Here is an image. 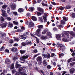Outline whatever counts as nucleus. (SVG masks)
<instances>
[{
	"mask_svg": "<svg viewBox=\"0 0 75 75\" xmlns=\"http://www.w3.org/2000/svg\"><path fill=\"white\" fill-rule=\"evenodd\" d=\"M43 25H38V29L37 30H36V33L35 34L36 35H37L38 37H40V36L41 35V34H40L41 29L43 28Z\"/></svg>",
	"mask_w": 75,
	"mask_h": 75,
	"instance_id": "nucleus-1",
	"label": "nucleus"
},
{
	"mask_svg": "<svg viewBox=\"0 0 75 75\" xmlns=\"http://www.w3.org/2000/svg\"><path fill=\"white\" fill-rule=\"evenodd\" d=\"M59 50L60 52H63V50L65 49V46L63 44L59 45Z\"/></svg>",
	"mask_w": 75,
	"mask_h": 75,
	"instance_id": "nucleus-2",
	"label": "nucleus"
},
{
	"mask_svg": "<svg viewBox=\"0 0 75 75\" xmlns=\"http://www.w3.org/2000/svg\"><path fill=\"white\" fill-rule=\"evenodd\" d=\"M27 35H28V32H26L25 33V35H20L19 37V38L20 39H26L27 37Z\"/></svg>",
	"mask_w": 75,
	"mask_h": 75,
	"instance_id": "nucleus-3",
	"label": "nucleus"
},
{
	"mask_svg": "<svg viewBox=\"0 0 75 75\" xmlns=\"http://www.w3.org/2000/svg\"><path fill=\"white\" fill-rule=\"evenodd\" d=\"M62 36L64 38H69V34L66 32H63L62 33Z\"/></svg>",
	"mask_w": 75,
	"mask_h": 75,
	"instance_id": "nucleus-4",
	"label": "nucleus"
},
{
	"mask_svg": "<svg viewBox=\"0 0 75 75\" xmlns=\"http://www.w3.org/2000/svg\"><path fill=\"white\" fill-rule=\"evenodd\" d=\"M2 15L4 17H7V14L6 13V12L4 11L3 9H1Z\"/></svg>",
	"mask_w": 75,
	"mask_h": 75,
	"instance_id": "nucleus-5",
	"label": "nucleus"
},
{
	"mask_svg": "<svg viewBox=\"0 0 75 75\" xmlns=\"http://www.w3.org/2000/svg\"><path fill=\"white\" fill-rule=\"evenodd\" d=\"M57 39V40H61V34H58L56 35Z\"/></svg>",
	"mask_w": 75,
	"mask_h": 75,
	"instance_id": "nucleus-6",
	"label": "nucleus"
},
{
	"mask_svg": "<svg viewBox=\"0 0 75 75\" xmlns=\"http://www.w3.org/2000/svg\"><path fill=\"white\" fill-rule=\"evenodd\" d=\"M28 55L23 56L22 57H21L20 58V59H21L23 61H25V59H27V58H28Z\"/></svg>",
	"mask_w": 75,
	"mask_h": 75,
	"instance_id": "nucleus-7",
	"label": "nucleus"
},
{
	"mask_svg": "<svg viewBox=\"0 0 75 75\" xmlns=\"http://www.w3.org/2000/svg\"><path fill=\"white\" fill-rule=\"evenodd\" d=\"M30 35L31 36H32V37H34V38H36V41L38 43H39V42H40V41H39V40L38 38L35 37V36H34V35H33L32 33H31Z\"/></svg>",
	"mask_w": 75,
	"mask_h": 75,
	"instance_id": "nucleus-8",
	"label": "nucleus"
},
{
	"mask_svg": "<svg viewBox=\"0 0 75 75\" xmlns=\"http://www.w3.org/2000/svg\"><path fill=\"white\" fill-rule=\"evenodd\" d=\"M42 59V58L41 56H39L38 57L37 59V61L38 62L41 61Z\"/></svg>",
	"mask_w": 75,
	"mask_h": 75,
	"instance_id": "nucleus-9",
	"label": "nucleus"
},
{
	"mask_svg": "<svg viewBox=\"0 0 75 75\" xmlns=\"http://www.w3.org/2000/svg\"><path fill=\"white\" fill-rule=\"evenodd\" d=\"M47 35L48 36V37L50 38H52V34L50 32H47Z\"/></svg>",
	"mask_w": 75,
	"mask_h": 75,
	"instance_id": "nucleus-10",
	"label": "nucleus"
},
{
	"mask_svg": "<svg viewBox=\"0 0 75 75\" xmlns=\"http://www.w3.org/2000/svg\"><path fill=\"white\" fill-rule=\"evenodd\" d=\"M34 23H33L32 22H30L29 23V25L28 26L29 27H34Z\"/></svg>",
	"mask_w": 75,
	"mask_h": 75,
	"instance_id": "nucleus-11",
	"label": "nucleus"
},
{
	"mask_svg": "<svg viewBox=\"0 0 75 75\" xmlns=\"http://www.w3.org/2000/svg\"><path fill=\"white\" fill-rule=\"evenodd\" d=\"M42 4L44 6H47V2L45 1H43Z\"/></svg>",
	"mask_w": 75,
	"mask_h": 75,
	"instance_id": "nucleus-12",
	"label": "nucleus"
},
{
	"mask_svg": "<svg viewBox=\"0 0 75 75\" xmlns=\"http://www.w3.org/2000/svg\"><path fill=\"white\" fill-rule=\"evenodd\" d=\"M24 67H20L19 69V72L21 73L22 72H24Z\"/></svg>",
	"mask_w": 75,
	"mask_h": 75,
	"instance_id": "nucleus-13",
	"label": "nucleus"
},
{
	"mask_svg": "<svg viewBox=\"0 0 75 75\" xmlns=\"http://www.w3.org/2000/svg\"><path fill=\"white\" fill-rule=\"evenodd\" d=\"M38 10V11H40L41 13H43L44 12V11L43 10V9L42 8H40V7H38L37 8Z\"/></svg>",
	"mask_w": 75,
	"mask_h": 75,
	"instance_id": "nucleus-14",
	"label": "nucleus"
},
{
	"mask_svg": "<svg viewBox=\"0 0 75 75\" xmlns=\"http://www.w3.org/2000/svg\"><path fill=\"white\" fill-rule=\"evenodd\" d=\"M75 69L74 68H72L70 69V72L71 74H73L75 71Z\"/></svg>",
	"mask_w": 75,
	"mask_h": 75,
	"instance_id": "nucleus-15",
	"label": "nucleus"
},
{
	"mask_svg": "<svg viewBox=\"0 0 75 75\" xmlns=\"http://www.w3.org/2000/svg\"><path fill=\"white\" fill-rule=\"evenodd\" d=\"M6 25H7V23H4L3 24L0 25V26H1V27H2V28H4V27H6Z\"/></svg>",
	"mask_w": 75,
	"mask_h": 75,
	"instance_id": "nucleus-16",
	"label": "nucleus"
},
{
	"mask_svg": "<svg viewBox=\"0 0 75 75\" xmlns=\"http://www.w3.org/2000/svg\"><path fill=\"white\" fill-rule=\"evenodd\" d=\"M8 26V27L10 28H12L13 26V24L11 23H9Z\"/></svg>",
	"mask_w": 75,
	"mask_h": 75,
	"instance_id": "nucleus-17",
	"label": "nucleus"
},
{
	"mask_svg": "<svg viewBox=\"0 0 75 75\" xmlns=\"http://www.w3.org/2000/svg\"><path fill=\"white\" fill-rule=\"evenodd\" d=\"M43 18L45 22H47V21H47V15L43 16Z\"/></svg>",
	"mask_w": 75,
	"mask_h": 75,
	"instance_id": "nucleus-18",
	"label": "nucleus"
},
{
	"mask_svg": "<svg viewBox=\"0 0 75 75\" xmlns=\"http://www.w3.org/2000/svg\"><path fill=\"white\" fill-rule=\"evenodd\" d=\"M42 40H47V37L46 36H42L41 37Z\"/></svg>",
	"mask_w": 75,
	"mask_h": 75,
	"instance_id": "nucleus-19",
	"label": "nucleus"
},
{
	"mask_svg": "<svg viewBox=\"0 0 75 75\" xmlns=\"http://www.w3.org/2000/svg\"><path fill=\"white\" fill-rule=\"evenodd\" d=\"M23 11L24 9L21 8H19L18 9V11L19 13H22V12H23Z\"/></svg>",
	"mask_w": 75,
	"mask_h": 75,
	"instance_id": "nucleus-20",
	"label": "nucleus"
},
{
	"mask_svg": "<svg viewBox=\"0 0 75 75\" xmlns=\"http://www.w3.org/2000/svg\"><path fill=\"white\" fill-rule=\"evenodd\" d=\"M5 62L6 64H10L11 62L10 60H9V59H7Z\"/></svg>",
	"mask_w": 75,
	"mask_h": 75,
	"instance_id": "nucleus-21",
	"label": "nucleus"
},
{
	"mask_svg": "<svg viewBox=\"0 0 75 75\" xmlns=\"http://www.w3.org/2000/svg\"><path fill=\"white\" fill-rule=\"evenodd\" d=\"M31 18L33 20L35 21H37V18L35 16H32Z\"/></svg>",
	"mask_w": 75,
	"mask_h": 75,
	"instance_id": "nucleus-22",
	"label": "nucleus"
},
{
	"mask_svg": "<svg viewBox=\"0 0 75 75\" xmlns=\"http://www.w3.org/2000/svg\"><path fill=\"white\" fill-rule=\"evenodd\" d=\"M11 51H17V49L16 47H13L11 49Z\"/></svg>",
	"mask_w": 75,
	"mask_h": 75,
	"instance_id": "nucleus-23",
	"label": "nucleus"
},
{
	"mask_svg": "<svg viewBox=\"0 0 75 75\" xmlns=\"http://www.w3.org/2000/svg\"><path fill=\"white\" fill-rule=\"evenodd\" d=\"M43 64L44 66H47V63L46 60H44L43 61Z\"/></svg>",
	"mask_w": 75,
	"mask_h": 75,
	"instance_id": "nucleus-24",
	"label": "nucleus"
},
{
	"mask_svg": "<svg viewBox=\"0 0 75 75\" xmlns=\"http://www.w3.org/2000/svg\"><path fill=\"white\" fill-rule=\"evenodd\" d=\"M11 8H12V10H15L16 9V6L14 5H11Z\"/></svg>",
	"mask_w": 75,
	"mask_h": 75,
	"instance_id": "nucleus-25",
	"label": "nucleus"
},
{
	"mask_svg": "<svg viewBox=\"0 0 75 75\" xmlns=\"http://www.w3.org/2000/svg\"><path fill=\"white\" fill-rule=\"evenodd\" d=\"M14 64L13 63L11 65L10 67V69H14Z\"/></svg>",
	"mask_w": 75,
	"mask_h": 75,
	"instance_id": "nucleus-26",
	"label": "nucleus"
},
{
	"mask_svg": "<svg viewBox=\"0 0 75 75\" xmlns=\"http://www.w3.org/2000/svg\"><path fill=\"white\" fill-rule=\"evenodd\" d=\"M39 20L40 22H43V19H42V17H39Z\"/></svg>",
	"mask_w": 75,
	"mask_h": 75,
	"instance_id": "nucleus-27",
	"label": "nucleus"
},
{
	"mask_svg": "<svg viewBox=\"0 0 75 75\" xmlns=\"http://www.w3.org/2000/svg\"><path fill=\"white\" fill-rule=\"evenodd\" d=\"M15 67L16 68H20V67H21V65L18 64L17 63L16 64V66H15Z\"/></svg>",
	"mask_w": 75,
	"mask_h": 75,
	"instance_id": "nucleus-28",
	"label": "nucleus"
},
{
	"mask_svg": "<svg viewBox=\"0 0 75 75\" xmlns=\"http://www.w3.org/2000/svg\"><path fill=\"white\" fill-rule=\"evenodd\" d=\"M64 53H61L59 54V57H61V58H62V57H64Z\"/></svg>",
	"mask_w": 75,
	"mask_h": 75,
	"instance_id": "nucleus-29",
	"label": "nucleus"
},
{
	"mask_svg": "<svg viewBox=\"0 0 75 75\" xmlns=\"http://www.w3.org/2000/svg\"><path fill=\"white\" fill-rule=\"evenodd\" d=\"M26 44L27 45H31V42L30 41H27Z\"/></svg>",
	"mask_w": 75,
	"mask_h": 75,
	"instance_id": "nucleus-30",
	"label": "nucleus"
},
{
	"mask_svg": "<svg viewBox=\"0 0 75 75\" xmlns=\"http://www.w3.org/2000/svg\"><path fill=\"white\" fill-rule=\"evenodd\" d=\"M65 22L64 21V20H62L61 21V24H62L64 25V24H65Z\"/></svg>",
	"mask_w": 75,
	"mask_h": 75,
	"instance_id": "nucleus-31",
	"label": "nucleus"
},
{
	"mask_svg": "<svg viewBox=\"0 0 75 75\" xmlns=\"http://www.w3.org/2000/svg\"><path fill=\"white\" fill-rule=\"evenodd\" d=\"M19 40H20V39L16 37L14 39V41L18 42V41H19Z\"/></svg>",
	"mask_w": 75,
	"mask_h": 75,
	"instance_id": "nucleus-32",
	"label": "nucleus"
},
{
	"mask_svg": "<svg viewBox=\"0 0 75 75\" xmlns=\"http://www.w3.org/2000/svg\"><path fill=\"white\" fill-rule=\"evenodd\" d=\"M21 45L22 46H25L27 45V43L24 42H23L21 43Z\"/></svg>",
	"mask_w": 75,
	"mask_h": 75,
	"instance_id": "nucleus-33",
	"label": "nucleus"
},
{
	"mask_svg": "<svg viewBox=\"0 0 75 75\" xmlns=\"http://www.w3.org/2000/svg\"><path fill=\"white\" fill-rule=\"evenodd\" d=\"M62 40L64 42H68L69 40H67L66 39L63 38L62 39Z\"/></svg>",
	"mask_w": 75,
	"mask_h": 75,
	"instance_id": "nucleus-34",
	"label": "nucleus"
},
{
	"mask_svg": "<svg viewBox=\"0 0 75 75\" xmlns=\"http://www.w3.org/2000/svg\"><path fill=\"white\" fill-rule=\"evenodd\" d=\"M63 18L64 20H65V21H67V20H68V18L67 17L66 18V17H63Z\"/></svg>",
	"mask_w": 75,
	"mask_h": 75,
	"instance_id": "nucleus-35",
	"label": "nucleus"
},
{
	"mask_svg": "<svg viewBox=\"0 0 75 75\" xmlns=\"http://www.w3.org/2000/svg\"><path fill=\"white\" fill-rule=\"evenodd\" d=\"M46 57L47 58H50V54H47L46 55Z\"/></svg>",
	"mask_w": 75,
	"mask_h": 75,
	"instance_id": "nucleus-36",
	"label": "nucleus"
},
{
	"mask_svg": "<svg viewBox=\"0 0 75 75\" xmlns=\"http://www.w3.org/2000/svg\"><path fill=\"white\" fill-rule=\"evenodd\" d=\"M13 23L15 25H18V22L16 21H13Z\"/></svg>",
	"mask_w": 75,
	"mask_h": 75,
	"instance_id": "nucleus-37",
	"label": "nucleus"
},
{
	"mask_svg": "<svg viewBox=\"0 0 75 75\" xmlns=\"http://www.w3.org/2000/svg\"><path fill=\"white\" fill-rule=\"evenodd\" d=\"M12 13L14 16H17V12H16L12 11Z\"/></svg>",
	"mask_w": 75,
	"mask_h": 75,
	"instance_id": "nucleus-38",
	"label": "nucleus"
},
{
	"mask_svg": "<svg viewBox=\"0 0 75 75\" xmlns=\"http://www.w3.org/2000/svg\"><path fill=\"white\" fill-rule=\"evenodd\" d=\"M36 13H37V15L38 16H41L42 14L41 13L38 12H36Z\"/></svg>",
	"mask_w": 75,
	"mask_h": 75,
	"instance_id": "nucleus-39",
	"label": "nucleus"
},
{
	"mask_svg": "<svg viewBox=\"0 0 75 75\" xmlns=\"http://www.w3.org/2000/svg\"><path fill=\"white\" fill-rule=\"evenodd\" d=\"M25 52V50H20V52L21 54H24Z\"/></svg>",
	"mask_w": 75,
	"mask_h": 75,
	"instance_id": "nucleus-40",
	"label": "nucleus"
},
{
	"mask_svg": "<svg viewBox=\"0 0 75 75\" xmlns=\"http://www.w3.org/2000/svg\"><path fill=\"white\" fill-rule=\"evenodd\" d=\"M47 69H50L51 68V67H51V66H50V65H48L47 66Z\"/></svg>",
	"mask_w": 75,
	"mask_h": 75,
	"instance_id": "nucleus-41",
	"label": "nucleus"
},
{
	"mask_svg": "<svg viewBox=\"0 0 75 75\" xmlns=\"http://www.w3.org/2000/svg\"><path fill=\"white\" fill-rule=\"evenodd\" d=\"M70 34L71 35H72V36H75V33H74L73 32H70Z\"/></svg>",
	"mask_w": 75,
	"mask_h": 75,
	"instance_id": "nucleus-42",
	"label": "nucleus"
},
{
	"mask_svg": "<svg viewBox=\"0 0 75 75\" xmlns=\"http://www.w3.org/2000/svg\"><path fill=\"white\" fill-rule=\"evenodd\" d=\"M66 8L67 9H69V8H71V6H68L66 7Z\"/></svg>",
	"mask_w": 75,
	"mask_h": 75,
	"instance_id": "nucleus-43",
	"label": "nucleus"
},
{
	"mask_svg": "<svg viewBox=\"0 0 75 75\" xmlns=\"http://www.w3.org/2000/svg\"><path fill=\"white\" fill-rule=\"evenodd\" d=\"M33 53L35 54V53L38 52V51H37V49H35L33 50Z\"/></svg>",
	"mask_w": 75,
	"mask_h": 75,
	"instance_id": "nucleus-44",
	"label": "nucleus"
},
{
	"mask_svg": "<svg viewBox=\"0 0 75 75\" xmlns=\"http://www.w3.org/2000/svg\"><path fill=\"white\" fill-rule=\"evenodd\" d=\"M26 16L27 17H30L31 16V14L29 13H28L26 14Z\"/></svg>",
	"mask_w": 75,
	"mask_h": 75,
	"instance_id": "nucleus-45",
	"label": "nucleus"
},
{
	"mask_svg": "<svg viewBox=\"0 0 75 75\" xmlns=\"http://www.w3.org/2000/svg\"><path fill=\"white\" fill-rule=\"evenodd\" d=\"M71 17L72 18L75 17V14L74 13H73L71 14Z\"/></svg>",
	"mask_w": 75,
	"mask_h": 75,
	"instance_id": "nucleus-46",
	"label": "nucleus"
},
{
	"mask_svg": "<svg viewBox=\"0 0 75 75\" xmlns=\"http://www.w3.org/2000/svg\"><path fill=\"white\" fill-rule=\"evenodd\" d=\"M21 75H26V74L24 73V71H22V72H21Z\"/></svg>",
	"mask_w": 75,
	"mask_h": 75,
	"instance_id": "nucleus-47",
	"label": "nucleus"
},
{
	"mask_svg": "<svg viewBox=\"0 0 75 75\" xmlns=\"http://www.w3.org/2000/svg\"><path fill=\"white\" fill-rule=\"evenodd\" d=\"M29 10H31V11H33L34 10V7H31L29 8Z\"/></svg>",
	"mask_w": 75,
	"mask_h": 75,
	"instance_id": "nucleus-48",
	"label": "nucleus"
},
{
	"mask_svg": "<svg viewBox=\"0 0 75 75\" xmlns=\"http://www.w3.org/2000/svg\"><path fill=\"white\" fill-rule=\"evenodd\" d=\"M0 20L1 21H4V18L2 16H1L0 18Z\"/></svg>",
	"mask_w": 75,
	"mask_h": 75,
	"instance_id": "nucleus-49",
	"label": "nucleus"
},
{
	"mask_svg": "<svg viewBox=\"0 0 75 75\" xmlns=\"http://www.w3.org/2000/svg\"><path fill=\"white\" fill-rule=\"evenodd\" d=\"M3 8H6L7 7V5H4L2 6Z\"/></svg>",
	"mask_w": 75,
	"mask_h": 75,
	"instance_id": "nucleus-50",
	"label": "nucleus"
},
{
	"mask_svg": "<svg viewBox=\"0 0 75 75\" xmlns=\"http://www.w3.org/2000/svg\"><path fill=\"white\" fill-rule=\"evenodd\" d=\"M38 62V64L39 65H41V64H42V61H40Z\"/></svg>",
	"mask_w": 75,
	"mask_h": 75,
	"instance_id": "nucleus-51",
	"label": "nucleus"
},
{
	"mask_svg": "<svg viewBox=\"0 0 75 75\" xmlns=\"http://www.w3.org/2000/svg\"><path fill=\"white\" fill-rule=\"evenodd\" d=\"M7 20H9V21H10L11 19V18L8 17L6 18Z\"/></svg>",
	"mask_w": 75,
	"mask_h": 75,
	"instance_id": "nucleus-52",
	"label": "nucleus"
},
{
	"mask_svg": "<svg viewBox=\"0 0 75 75\" xmlns=\"http://www.w3.org/2000/svg\"><path fill=\"white\" fill-rule=\"evenodd\" d=\"M42 34H46V32L45 30H43L42 33Z\"/></svg>",
	"mask_w": 75,
	"mask_h": 75,
	"instance_id": "nucleus-53",
	"label": "nucleus"
},
{
	"mask_svg": "<svg viewBox=\"0 0 75 75\" xmlns=\"http://www.w3.org/2000/svg\"><path fill=\"white\" fill-rule=\"evenodd\" d=\"M72 61V58H70L68 60V62H70Z\"/></svg>",
	"mask_w": 75,
	"mask_h": 75,
	"instance_id": "nucleus-54",
	"label": "nucleus"
},
{
	"mask_svg": "<svg viewBox=\"0 0 75 75\" xmlns=\"http://www.w3.org/2000/svg\"><path fill=\"white\" fill-rule=\"evenodd\" d=\"M64 8H65V7L64 6H63L60 8V10H63Z\"/></svg>",
	"mask_w": 75,
	"mask_h": 75,
	"instance_id": "nucleus-55",
	"label": "nucleus"
},
{
	"mask_svg": "<svg viewBox=\"0 0 75 75\" xmlns=\"http://www.w3.org/2000/svg\"><path fill=\"white\" fill-rule=\"evenodd\" d=\"M13 40H11L9 41V42L11 44H12V43H13Z\"/></svg>",
	"mask_w": 75,
	"mask_h": 75,
	"instance_id": "nucleus-56",
	"label": "nucleus"
},
{
	"mask_svg": "<svg viewBox=\"0 0 75 75\" xmlns=\"http://www.w3.org/2000/svg\"><path fill=\"white\" fill-rule=\"evenodd\" d=\"M55 56V54L54 53H52L51 54V57H53Z\"/></svg>",
	"mask_w": 75,
	"mask_h": 75,
	"instance_id": "nucleus-57",
	"label": "nucleus"
},
{
	"mask_svg": "<svg viewBox=\"0 0 75 75\" xmlns=\"http://www.w3.org/2000/svg\"><path fill=\"white\" fill-rule=\"evenodd\" d=\"M56 50V49H51V51H52V52H55L56 51V50Z\"/></svg>",
	"mask_w": 75,
	"mask_h": 75,
	"instance_id": "nucleus-58",
	"label": "nucleus"
},
{
	"mask_svg": "<svg viewBox=\"0 0 75 75\" xmlns=\"http://www.w3.org/2000/svg\"><path fill=\"white\" fill-rule=\"evenodd\" d=\"M13 59L14 61H15V60H16V59H17V57H14V58H13Z\"/></svg>",
	"mask_w": 75,
	"mask_h": 75,
	"instance_id": "nucleus-59",
	"label": "nucleus"
},
{
	"mask_svg": "<svg viewBox=\"0 0 75 75\" xmlns=\"http://www.w3.org/2000/svg\"><path fill=\"white\" fill-rule=\"evenodd\" d=\"M53 30L56 31H57V29L56 28H53Z\"/></svg>",
	"mask_w": 75,
	"mask_h": 75,
	"instance_id": "nucleus-60",
	"label": "nucleus"
},
{
	"mask_svg": "<svg viewBox=\"0 0 75 75\" xmlns=\"http://www.w3.org/2000/svg\"><path fill=\"white\" fill-rule=\"evenodd\" d=\"M37 3V1H36L34 0L33 1V4H36Z\"/></svg>",
	"mask_w": 75,
	"mask_h": 75,
	"instance_id": "nucleus-61",
	"label": "nucleus"
},
{
	"mask_svg": "<svg viewBox=\"0 0 75 75\" xmlns=\"http://www.w3.org/2000/svg\"><path fill=\"white\" fill-rule=\"evenodd\" d=\"M59 28H64V26L62 25H59Z\"/></svg>",
	"mask_w": 75,
	"mask_h": 75,
	"instance_id": "nucleus-62",
	"label": "nucleus"
},
{
	"mask_svg": "<svg viewBox=\"0 0 75 75\" xmlns=\"http://www.w3.org/2000/svg\"><path fill=\"white\" fill-rule=\"evenodd\" d=\"M45 31L46 33H47H47H48L49 32L47 28L45 29Z\"/></svg>",
	"mask_w": 75,
	"mask_h": 75,
	"instance_id": "nucleus-63",
	"label": "nucleus"
},
{
	"mask_svg": "<svg viewBox=\"0 0 75 75\" xmlns=\"http://www.w3.org/2000/svg\"><path fill=\"white\" fill-rule=\"evenodd\" d=\"M66 71H64L62 74V75H65V74H66Z\"/></svg>",
	"mask_w": 75,
	"mask_h": 75,
	"instance_id": "nucleus-64",
	"label": "nucleus"
}]
</instances>
